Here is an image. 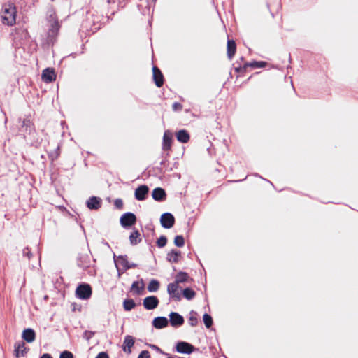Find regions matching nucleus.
<instances>
[{
  "mask_svg": "<svg viewBox=\"0 0 358 358\" xmlns=\"http://www.w3.org/2000/svg\"><path fill=\"white\" fill-rule=\"evenodd\" d=\"M16 7L13 3L8 2L3 5L2 23L13 26L16 22Z\"/></svg>",
  "mask_w": 358,
  "mask_h": 358,
  "instance_id": "nucleus-1",
  "label": "nucleus"
},
{
  "mask_svg": "<svg viewBox=\"0 0 358 358\" xmlns=\"http://www.w3.org/2000/svg\"><path fill=\"white\" fill-rule=\"evenodd\" d=\"M76 294L78 298L87 300L91 297L92 288L88 284H81L76 288Z\"/></svg>",
  "mask_w": 358,
  "mask_h": 358,
  "instance_id": "nucleus-2",
  "label": "nucleus"
},
{
  "mask_svg": "<svg viewBox=\"0 0 358 358\" xmlns=\"http://www.w3.org/2000/svg\"><path fill=\"white\" fill-rule=\"evenodd\" d=\"M120 222L124 228H128L136 223V217L133 213H126L121 216Z\"/></svg>",
  "mask_w": 358,
  "mask_h": 358,
  "instance_id": "nucleus-3",
  "label": "nucleus"
},
{
  "mask_svg": "<svg viewBox=\"0 0 358 358\" xmlns=\"http://www.w3.org/2000/svg\"><path fill=\"white\" fill-rule=\"evenodd\" d=\"M160 222L162 226L165 229L171 228L175 222L173 215L170 213H165L161 215Z\"/></svg>",
  "mask_w": 358,
  "mask_h": 358,
  "instance_id": "nucleus-4",
  "label": "nucleus"
},
{
  "mask_svg": "<svg viewBox=\"0 0 358 358\" xmlns=\"http://www.w3.org/2000/svg\"><path fill=\"white\" fill-rule=\"evenodd\" d=\"M176 351L179 353L191 354L194 350V347L187 342L180 341L176 345Z\"/></svg>",
  "mask_w": 358,
  "mask_h": 358,
  "instance_id": "nucleus-5",
  "label": "nucleus"
},
{
  "mask_svg": "<svg viewBox=\"0 0 358 358\" xmlns=\"http://www.w3.org/2000/svg\"><path fill=\"white\" fill-rule=\"evenodd\" d=\"M159 300L155 296H147L143 299V306L147 310H153L157 307Z\"/></svg>",
  "mask_w": 358,
  "mask_h": 358,
  "instance_id": "nucleus-6",
  "label": "nucleus"
},
{
  "mask_svg": "<svg viewBox=\"0 0 358 358\" xmlns=\"http://www.w3.org/2000/svg\"><path fill=\"white\" fill-rule=\"evenodd\" d=\"M78 266L83 269L87 268L90 266L91 260L89 255L79 254L77 258Z\"/></svg>",
  "mask_w": 358,
  "mask_h": 358,
  "instance_id": "nucleus-7",
  "label": "nucleus"
},
{
  "mask_svg": "<svg viewBox=\"0 0 358 358\" xmlns=\"http://www.w3.org/2000/svg\"><path fill=\"white\" fill-rule=\"evenodd\" d=\"M178 285L175 282L170 283L167 287V292L175 300L180 301L181 299L180 293L178 291Z\"/></svg>",
  "mask_w": 358,
  "mask_h": 358,
  "instance_id": "nucleus-8",
  "label": "nucleus"
},
{
  "mask_svg": "<svg viewBox=\"0 0 358 358\" xmlns=\"http://www.w3.org/2000/svg\"><path fill=\"white\" fill-rule=\"evenodd\" d=\"M170 323L173 327H180L184 323V318L182 315L176 312L169 314Z\"/></svg>",
  "mask_w": 358,
  "mask_h": 358,
  "instance_id": "nucleus-9",
  "label": "nucleus"
},
{
  "mask_svg": "<svg viewBox=\"0 0 358 358\" xmlns=\"http://www.w3.org/2000/svg\"><path fill=\"white\" fill-rule=\"evenodd\" d=\"M149 188L145 185H140L135 190V198L138 201H143L145 199L146 195L148 194Z\"/></svg>",
  "mask_w": 358,
  "mask_h": 358,
  "instance_id": "nucleus-10",
  "label": "nucleus"
},
{
  "mask_svg": "<svg viewBox=\"0 0 358 358\" xmlns=\"http://www.w3.org/2000/svg\"><path fill=\"white\" fill-rule=\"evenodd\" d=\"M153 79L157 87H160L164 84V76L161 71L157 67H152Z\"/></svg>",
  "mask_w": 358,
  "mask_h": 358,
  "instance_id": "nucleus-11",
  "label": "nucleus"
},
{
  "mask_svg": "<svg viewBox=\"0 0 358 358\" xmlns=\"http://www.w3.org/2000/svg\"><path fill=\"white\" fill-rule=\"evenodd\" d=\"M172 139H173L172 133L169 130L165 131L164 136H163V142H162L163 150H171Z\"/></svg>",
  "mask_w": 358,
  "mask_h": 358,
  "instance_id": "nucleus-12",
  "label": "nucleus"
},
{
  "mask_svg": "<svg viewBox=\"0 0 358 358\" xmlns=\"http://www.w3.org/2000/svg\"><path fill=\"white\" fill-rule=\"evenodd\" d=\"M102 200L97 196H92L86 202L87 208L90 210H98L101 206Z\"/></svg>",
  "mask_w": 358,
  "mask_h": 358,
  "instance_id": "nucleus-13",
  "label": "nucleus"
},
{
  "mask_svg": "<svg viewBox=\"0 0 358 358\" xmlns=\"http://www.w3.org/2000/svg\"><path fill=\"white\" fill-rule=\"evenodd\" d=\"M56 78V75L53 69L46 68L42 72V79L45 83H51Z\"/></svg>",
  "mask_w": 358,
  "mask_h": 358,
  "instance_id": "nucleus-14",
  "label": "nucleus"
},
{
  "mask_svg": "<svg viewBox=\"0 0 358 358\" xmlns=\"http://www.w3.org/2000/svg\"><path fill=\"white\" fill-rule=\"evenodd\" d=\"M22 338L27 343H32L36 339V333L31 328L25 329L22 332Z\"/></svg>",
  "mask_w": 358,
  "mask_h": 358,
  "instance_id": "nucleus-15",
  "label": "nucleus"
},
{
  "mask_svg": "<svg viewBox=\"0 0 358 358\" xmlns=\"http://www.w3.org/2000/svg\"><path fill=\"white\" fill-rule=\"evenodd\" d=\"M169 320L165 317H157L152 321V325L156 329H162L167 327Z\"/></svg>",
  "mask_w": 358,
  "mask_h": 358,
  "instance_id": "nucleus-16",
  "label": "nucleus"
},
{
  "mask_svg": "<svg viewBox=\"0 0 358 358\" xmlns=\"http://www.w3.org/2000/svg\"><path fill=\"white\" fill-rule=\"evenodd\" d=\"M152 196L154 200L162 201L166 198V192L162 188L157 187L152 191Z\"/></svg>",
  "mask_w": 358,
  "mask_h": 358,
  "instance_id": "nucleus-17",
  "label": "nucleus"
},
{
  "mask_svg": "<svg viewBox=\"0 0 358 358\" xmlns=\"http://www.w3.org/2000/svg\"><path fill=\"white\" fill-rule=\"evenodd\" d=\"M177 140L182 143H186L189 141L190 136L185 129L179 130L176 133Z\"/></svg>",
  "mask_w": 358,
  "mask_h": 358,
  "instance_id": "nucleus-18",
  "label": "nucleus"
},
{
  "mask_svg": "<svg viewBox=\"0 0 358 358\" xmlns=\"http://www.w3.org/2000/svg\"><path fill=\"white\" fill-rule=\"evenodd\" d=\"M134 338L131 336L127 335L124 338L122 350L126 352L131 353V348L134 345Z\"/></svg>",
  "mask_w": 358,
  "mask_h": 358,
  "instance_id": "nucleus-19",
  "label": "nucleus"
},
{
  "mask_svg": "<svg viewBox=\"0 0 358 358\" xmlns=\"http://www.w3.org/2000/svg\"><path fill=\"white\" fill-rule=\"evenodd\" d=\"M181 255V252L177 250H172L167 254L166 259L171 263H177L179 261V258Z\"/></svg>",
  "mask_w": 358,
  "mask_h": 358,
  "instance_id": "nucleus-20",
  "label": "nucleus"
},
{
  "mask_svg": "<svg viewBox=\"0 0 358 358\" xmlns=\"http://www.w3.org/2000/svg\"><path fill=\"white\" fill-rule=\"evenodd\" d=\"M27 351V348L25 346L24 343L20 342L15 344V352L16 357L24 356Z\"/></svg>",
  "mask_w": 358,
  "mask_h": 358,
  "instance_id": "nucleus-21",
  "label": "nucleus"
},
{
  "mask_svg": "<svg viewBox=\"0 0 358 358\" xmlns=\"http://www.w3.org/2000/svg\"><path fill=\"white\" fill-rule=\"evenodd\" d=\"M236 45L234 40H228L227 41V56L229 59H231L236 53Z\"/></svg>",
  "mask_w": 358,
  "mask_h": 358,
  "instance_id": "nucleus-22",
  "label": "nucleus"
},
{
  "mask_svg": "<svg viewBox=\"0 0 358 358\" xmlns=\"http://www.w3.org/2000/svg\"><path fill=\"white\" fill-rule=\"evenodd\" d=\"M120 264L124 267L125 270L134 268L137 267V264L135 263H131L127 260V256H120Z\"/></svg>",
  "mask_w": 358,
  "mask_h": 358,
  "instance_id": "nucleus-23",
  "label": "nucleus"
},
{
  "mask_svg": "<svg viewBox=\"0 0 358 358\" xmlns=\"http://www.w3.org/2000/svg\"><path fill=\"white\" fill-rule=\"evenodd\" d=\"M189 280V275L186 272L180 271L176 275V280L175 282L179 285L180 283L188 282Z\"/></svg>",
  "mask_w": 358,
  "mask_h": 358,
  "instance_id": "nucleus-24",
  "label": "nucleus"
},
{
  "mask_svg": "<svg viewBox=\"0 0 358 358\" xmlns=\"http://www.w3.org/2000/svg\"><path fill=\"white\" fill-rule=\"evenodd\" d=\"M129 241L131 245H137L141 241V234L138 230H134L131 233Z\"/></svg>",
  "mask_w": 358,
  "mask_h": 358,
  "instance_id": "nucleus-25",
  "label": "nucleus"
},
{
  "mask_svg": "<svg viewBox=\"0 0 358 358\" xmlns=\"http://www.w3.org/2000/svg\"><path fill=\"white\" fill-rule=\"evenodd\" d=\"M147 288L150 292H157L159 288V281L157 280H155V279L151 280L150 281Z\"/></svg>",
  "mask_w": 358,
  "mask_h": 358,
  "instance_id": "nucleus-26",
  "label": "nucleus"
},
{
  "mask_svg": "<svg viewBox=\"0 0 358 358\" xmlns=\"http://www.w3.org/2000/svg\"><path fill=\"white\" fill-rule=\"evenodd\" d=\"M136 306V303L133 299H125L123 302V307L126 311H130Z\"/></svg>",
  "mask_w": 358,
  "mask_h": 358,
  "instance_id": "nucleus-27",
  "label": "nucleus"
},
{
  "mask_svg": "<svg viewBox=\"0 0 358 358\" xmlns=\"http://www.w3.org/2000/svg\"><path fill=\"white\" fill-rule=\"evenodd\" d=\"M31 128H32V124H31V121L29 119H24L22 120L21 131H29V133H30Z\"/></svg>",
  "mask_w": 358,
  "mask_h": 358,
  "instance_id": "nucleus-28",
  "label": "nucleus"
},
{
  "mask_svg": "<svg viewBox=\"0 0 358 358\" xmlns=\"http://www.w3.org/2000/svg\"><path fill=\"white\" fill-rule=\"evenodd\" d=\"M189 323L192 327H195L198 324L197 313L193 310L189 313Z\"/></svg>",
  "mask_w": 358,
  "mask_h": 358,
  "instance_id": "nucleus-29",
  "label": "nucleus"
},
{
  "mask_svg": "<svg viewBox=\"0 0 358 358\" xmlns=\"http://www.w3.org/2000/svg\"><path fill=\"white\" fill-rule=\"evenodd\" d=\"M182 294L185 299L191 300L195 296L196 293L191 288L187 287L182 291Z\"/></svg>",
  "mask_w": 358,
  "mask_h": 358,
  "instance_id": "nucleus-30",
  "label": "nucleus"
},
{
  "mask_svg": "<svg viewBox=\"0 0 358 358\" xmlns=\"http://www.w3.org/2000/svg\"><path fill=\"white\" fill-rule=\"evenodd\" d=\"M266 63L265 62H252L250 63H245L244 64V68L248 66L253 67V68H262L266 66Z\"/></svg>",
  "mask_w": 358,
  "mask_h": 358,
  "instance_id": "nucleus-31",
  "label": "nucleus"
},
{
  "mask_svg": "<svg viewBox=\"0 0 358 358\" xmlns=\"http://www.w3.org/2000/svg\"><path fill=\"white\" fill-rule=\"evenodd\" d=\"M143 280H141V282L135 281L132 283L131 289L136 291L137 294H139L143 289Z\"/></svg>",
  "mask_w": 358,
  "mask_h": 358,
  "instance_id": "nucleus-32",
  "label": "nucleus"
},
{
  "mask_svg": "<svg viewBox=\"0 0 358 358\" xmlns=\"http://www.w3.org/2000/svg\"><path fill=\"white\" fill-rule=\"evenodd\" d=\"M203 320L206 328H210L212 326L213 319L210 315L205 313L203 316Z\"/></svg>",
  "mask_w": 358,
  "mask_h": 358,
  "instance_id": "nucleus-33",
  "label": "nucleus"
},
{
  "mask_svg": "<svg viewBox=\"0 0 358 358\" xmlns=\"http://www.w3.org/2000/svg\"><path fill=\"white\" fill-rule=\"evenodd\" d=\"M174 244L177 247H182L185 245V240L182 236L178 235L174 238Z\"/></svg>",
  "mask_w": 358,
  "mask_h": 358,
  "instance_id": "nucleus-34",
  "label": "nucleus"
},
{
  "mask_svg": "<svg viewBox=\"0 0 358 358\" xmlns=\"http://www.w3.org/2000/svg\"><path fill=\"white\" fill-rule=\"evenodd\" d=\"M59 22L58 21H55L52 24H51V28L50 29L49 31L50 33H51L52 34H55L57 33V31H59Z\"/></svg>",
  "mask_w": 358,
  "mask_h": 358,
  "instance_id": "nucleus-35",
  "label": "nucleus"
},
{
  "mask_svg": "<svg viewBox=\"0 0 358 358\" xmlns=\"http://www.w3.org/2000/svg\"><path fill=\"white\" fill-rule=\"evenodd\" d=\"M167 239L166 236H162L157 241V245L159 248H163L166 245Z\"/></svg>",
  "mask_w": 358,
  "mask_h": 358,
  "instance_id": "nucleus-36",
  "label": "nucleus"
},
{
  "mask_svg": "<svg viewBox=\"0 0 358 358\" xmlns=\"http://www.w3.org/2000/svg\"><path fill=\"white\" fill-rule=\"evenodd\" d=\"M59 358H73V355L69 351H64L60 354Z\"/></svg>",
  "mask_w": 358,
  "mask_h": 358,
  "instance_id": "nucleus-37",
  "label": "nucleus"
},
{
  "mask_svg": "<svg viewBox=\"0 0 358 358\" xmlns=\"http://www.w3.org/2000/svg\"><path fill=\"white\" fill-rule=\"evenodd\" d=\"M94 332L90 331H85L84 332L83 337L87 340H90V338H92L94 336Z\"/></svg>",
  "mask_w": 358,
  "mask_h": 358,
  "instance_id": "nucleus-38",
  "label": "nucleus"
},
{
  "mask_svg": "<svg viewBox=\"0 0 358 358\" xmlns=\"http://www.w3.org/2000/svg\"><path fill=\"white\" fill-rule=\"evenodd\" d=\"M150 353L148 350H143L138 355V358H149Z\"/></svg>",
  "mask_w": 358,
  "mask_h": 358,
  "instance_id": "nucleus-39",
  "label": "nucleus"
},
{
  "mask_svg": "<svg viewBox=\"0 0 358 358\" xmlns=\"http://www.w3.org/2000/svg\"><path fill=\"white\" fill-rule=\"evenodd\" d=\"M173 110L175 111L180 110L182 109V106L180 103L178 102H175L172 106Z\"/></svg>",
  "mask_w": 358,
  "mask_h": 358,
  "instance_id": "nucleus-40",
  "label": "nucleus"
},
{
  "mask_svg": "<svg viewBox=\"0 0 358 358\" xmlns=\"http://www.w3.org/2000/svg\"><path fill=\"white\" fill-rule=\"evenodd\" d=\"M23 255L27 257L28 259H30L31 257V253L28 248H26L23 250Z\"/></svg>",
  "mask_w": 358,
  "mask_h": 358,
  "instance_id": "nucleus-41",
  "label": "nucleus"
},
{
  "mask_svg": "<svg viewBox=\"0 0 358 358\" xmlns=\"http://www.w3.org/2000/svg\"><path fill=\"white\" fill-rule=\"evenodd\" d=\"M115 205L117 208H121L123 206V202L122 201V199H117L115 201Z\"/></svg>",
  "mask_w": 358,
  "mask_h": 358,
  "instance_id": "nucleus-42",
  "label": "nucleus"
},
{
  "mask_svg": "<svg viewBox=\"0 0 358 358\" xmlns=\"http://www.w3.org/2000/svg\"><path fill=\"white\" fill-rule=\"evenodd\" d=\"M150 348H152L153 350H156L157 352H158L161 354H163L164 355H166V354L164 352H163L158 346H157L155 345H150Z\"/></svg>",
  "mask_w": 358,
  "mask_h": 358,
  "instance_id": "nucleus-43",
  "label": "nucleus"
},
{
  "mask_svg": "<svg viewBox=\"0 0 358 358\" xmlns=\"http://www.w3.org/2000/svg\"><path fill=\"white\" fill-rule=\"evenodd\" d=\"M96 358H109L108 354L105 352H99Z\"/></svg>",
  "mask_w": 358,
  "mask_h": 358,
  "instance_id": "nucleus-44",
  "label": "nucleus"
},
{
  "mask_svg": "<svg viewBox=\"0 0 358 358\" xmlns=\"http://www.w3.org/2000/svg\"><path fill=\"white\" fill-rule=\"evenodd\" d=\"M40 358H52L50 354L45 353Z\"/></svg>",
  "mask_w": 358,
  "mask_h": 358,
  "instance_id": "nucleus-45",
  "label": "nucleus"
},
{
  "mask_svg": "<svg viewBox=\"0 0 358 358\" xmlns=\"http://www.w3.org/2000/svg\"><path fill=\"white\" fill-rule=\"evenodd\" d=\"M166 358H176V357H173L169 354H166Z\"/></svg>",
  "mask_w": 358,
  "mask_h": 358,
  "instance_id": "nucleus-46",
  "label": "nucleus"
},
{
  "mask_svg": "<svg viewBox=\"0 0 358 358\" xmlns=\"http://www.w3.org/2000/svg\"><path fill=\"white\" fill-rule=\"evenodd\" d=\"M151 1H152V2H155V1H156V0H151Z\"/></svg>",
  "mask_w": 358,
  "mask_h": 358,
  "instance_id": "nucleus-47",
  "label": "nucleus"
}]
</instances>
